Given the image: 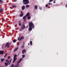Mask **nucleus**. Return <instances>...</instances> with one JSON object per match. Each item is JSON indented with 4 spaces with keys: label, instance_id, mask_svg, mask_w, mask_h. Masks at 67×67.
Returning <instances> with one entry per match:
<instances>
[{
    "label": "nucleus",
    "instance_id": "nucleus-1",
    "mask_svg": "<svg viewBox=\"0 0 67 67\" xmlns=\"http://www.w3.org/2000/svg\"><path fill=\"white\" fill-rule=\"evenodd\" d=\"M23 2L24 4H27L29 3V0H23Z\"/></svg>",
    "mask_w": 67,
    "mask_h": 67
},
{
    "label": "nucleus",
    "instance_id": "nucleus-2",
    "mask_svg": "<svg viewBox=\"0 0 67 67\" xmlns=\"http://www.w3.org/2000/svg\"><path fill=\"white\" fill-rule=\"evenodd\" d=\"M29 25H30V27H32V28H34V25H33V23L32 22H30L29 24Z\"/></svg>",
    "mask_w": 67,
    "mask_h": 67
},
{
    "label": "nucleus",
    "instance_id": "nucleus-3",
    "mask_svg": "<svg viewBox=\"0 0 67 67\" xmlns=\"http://www.w3.org/2000/svg\"><path fill=\"white\" fill-rule=\"evenodd\" d=\"M10 43H6V45H5V48L6 47H7V48H9L10 47V46H9L10 45Z\"/></svg>",
    "mask_w": 67,
    "mask_h": 67
},
{
    "label": "nucleus",
    "instance_id": "nucleus-4",
    "mask_svg": "<svg viewBox=\"0 0 67 67\" xmlns=\"http://www.w3.org/2000/svg\"><path fill=\"white\" fill-rule=\"evenodd\" d=\"M9 61H8V62H6L5 63V67H7V66H8V64H9Z\"/></svg>",
    "mask_w": 67,
    "mask_h": 67
},
{
    "label": "nucleus",
    "instance_id": "nucleus-5",
    "mask_svg": "<svg viewBox=\"0 0 67 67\" xmlns=\"http://www.w3.org/2000/svg\"><path fill=\"white\" fill-rule=\"evenodd\" d=\"M21 28V30H23V29H24L25 28V25H24V24H23Z\"/></svg>",
    "mask_w": 67,
    "mask_h": 67
},
{
    "label": "nucleus",
    "instance_id": "nucleus-6",
    "mask_svg": "<svg viewBox=\"0 0 67 67\" xmlns=\"http://www.w3.org/2000/svg\"><path fill=\"white\" fill-rule=\"evenodd\" d=\"M23 13L22 11H21V14H20V17H22V16H23Z\"/></svg>",
    "mask_w": 67,
    "mask_h": 67
},
{
    "label": "nucleus",
    "instance_id": "nucleus-7",
    "mask_svg": "<svg viewBox=\"0 0 67 67\" xmlns=\"http://www.w3.org/2000/svg\"><path fill=\"white\" fill-rule=\"evenodd\" d=\"M24 37L23 36H22L21 38H20V40H19V41H21V40H23V39H24Z\"/></svg>",
    "mask_w": 67,
    "mask_h": 67
},
{
    "label": "nucleus",
    "instance_id": "nucleus-8",
    "mask_svg": "<svg viewBox=\"0 0 67 67\" xmlns=\"http://www.w3.org/2000/svg\"><path fill=\"white\" fill-rule=\"evenodd\" d=\"M13 59H14V60L13 62V63H14L15 61L17 59V58H14Z\"/></svg>",
    "mask_w": 67,
    "mask_h": 67
},
{
    "label": "nucleus",
    "instance_id": "nucleus-9",
    "mask_svg": "<svg viewBox=\"0 0 67 67\" xmlns=\"http://www.w3.org/2000/svg\"><path fill=\"white\" fill-rule=\"evenodd\" d=\"M4 53V51H0V54H2V55H3Z\"/></svg>",
    "mask_w": 67,
    "mask_h": 67
},
{
    "label": "nucleus",
    "instance_id": "nucleus-10",
    "mask_svg": "<svg viewBox=\"0 0 67 67\" xmlns=\"http://www.w3.org/2000/svg\"><path fill=\"white\" fill-rule=\"evenodd\" d=\"M30 13H29V12L27 13L26 15V16H30Z\"/></svg>",
    "mask_w": 67,
    "mask_h": 67
},
{
    "label": "nucleus",
    "instance_id": "nucleus-11",
    "mask_svg": "<svg viewBox=\"0 0 67 67\" xmlns=\"http://www.w3.org/2000/svg\"><path fill=\"white\" fill-rule=\"evenodd\" d=\"M29 31H31L32 30V27H30L29 28Z\"/></svg>",
    "mask_w": 67,
    "mask_h": 67
},
{
    "label": "nucleus",
    "instance_id": "nucleus-12",
    "mask_svg": "<svg viewBox=\"0 0 67 67\" xmlns=\"http://www.w3.org/2000/svg\"><path fill=\"white\" fill-rule=\"evenodd\" d=\"M25 6L23 5L22 7V10H24V9H25Z\"/></svg>",
    "mask_w": 67,
    "mask_h": 67
},
{
    "label": "nucleus",
    "instance_id": "nucleus-13",
    "mask_svg": "<svg viewBox=\"0 0 67 67\" xmlns=\"http://www.w3.org/2000/svg\"><path fill=\"white\" fill-rule=\"evenodd\" d=\"M3 9L1 8V9H0V13H1V12H2L3 11Z\"/></svg>",
    "mask_w": 67,
    "mask_h": 67
},
{
    "label": "nucleus",
    "instance_id": "nucleus-14",
    "mask_svg": "<svg viewBox=\"0 0 67 67\" xmlns=\"http://www.w3.org/2000/svg\"><path fill=\"white\" fill-rule=\"evenodd\" d=\"M30 7V5H26V8H29Z\"/></svg>",
    "mask_w": 67,
    "mask_h": 67
},
{
    "label": "nucleus",
    "instance_id": "nucleus-15",
    "mask_svg": "<svg viewBox=\"0 0 67 67\" xmlns=\"http://www.w3.org/2000/svg\"><path fill=\"white\" fill-rule=\"evenodd\" d=\"M26 52V50L25 49L23 50L22 51V53L23 54H24V52Z\"/></svg>",
    "mask_w": 67,
    "mask_h": 67
},
{
    "label": "nucleus",
    "instance_id": "nucleus-16",
    "mask_svg": "<svg viewBox=\"0 0 67 67\" xmlns=\"http://www.w3.org/2000/svg\"><path fill=\"white\" fill-rule=\"evenodd\" d=\"M19 64H17L14 66V67H19Z\"/></svg>",
    "mask_w": 67,
    "mask_h": 67
},
{
    "label": "nucleus",
    "instance_id": "nucleus-17",
    "mask_svg": "<svg viewBox=\"0 0 67 67\" xmlns=\"http://www.w3.org/2000/svg\"><path fill=\"white\" fill-rule=\"evenodd\" d=\"M14 67V64H12L10 66V67Z\"/></svg>",
    "mask_w": 67,
    "mask_h": 67
},
{
    "label": "nucleus",
    "instance_id": "nucleus-18",
    "mask_svg": "<svg viewBox=\"0 0 67 67\" xmlns=\"http://www.w3.org/2000/svg\"><path fill=\"white\" fill-rule=\"evenodd\" d=\"M34 7L35 9H36V10H37V5H35Z\"/></svg>",
    "mask_w": 67,
    "mask_h": 67
},
{
    "label": "nucleus",
    "instance_id": "nucleus-19",
    "mask_svg": "<svg viewBox=\"0 0 67 67\" xmlns=\"http://www.w3.org/2000/svg\"><path fill=\"white\" fill-rule=\"evenodd\" d=\"M16 41H17V40L15 39H14L13 41V43H15Z\"/></svg>",
    "mask_w": 67,
    "mask_h": 67
},
{
    "label": "nucleus",
    "instance_id": "nucleus-20",
    "mask_svg": "<svg viewBox=\"0 0 67 67\" xmlns=\"http://www.w3.org/2000/svg\"><path fill=\"white\" fill-rule=\"evenodd\" d=\"M27 16H26V15H25V16H24V17H23V19H25Z\"/></svg>",
    "mask_w": 67,
    "mask_h": 67
},
{
    "label": "nucleus",
    "instance_id": "nucleus-21",
    "mask_svg": "<svg viewBox=\"0 0 67 67\" xmlns=\"http://www.w3.org/2000/svg\"><path fill=\"white\" fill-rule=\"evenodd\" d=\"M19 25L20 26H21V21H19Z\"/></svg>",
    "mask_w": 67,
    "mask_h": 67
},
{
    "label": "nucleus",
    "instance_id": "nucleus-22",
    "mask_svg": "<svg viewBox=\"0 0 67 67\" xmlns=\"http://www.w3.org/2000/svg\"><path fill=\"white\" fill-rule=\"evenodd\" d=\"M0 60L1 61V62H3V60H4V59H0Z\"/></svg>",
    "mask_w": 67,
    "mask_h": 67
},
{
    "label": "nucleus",
    "instance_id": "nucleus-23",
    "mask_svg": "<svg viewBox=\"0 0 67 67\" xmlns=\"http://www.w3.org/2000/svg\"><path fill=\"white\" fill-rule=\"evenodd\" d=\"M18 48L17 47L14 50V52H15L16 51H17L18 50Z\"/></svg>",
    "mask_w": 67,
    "mask_h": 67
},
{
    "label": "nucleus",
    "instance_id": "nucleus-24",
    "mask_svg": "<svg viewBox=\"0 0 67 67\" xmlns=\"http://www.w3.org/2000/svg\"><path fill=\"white\" fill-rule=\"evenodd\" d=\"M11 60H12V59H10V61L9 62V65H10V64H11Z\"/></svg>",
    "mask_w": 67,
    "mask_h": 67
},
{
    "label": "nucleus",
    "instance_id": "nucleus-25",
    "mask_svg": "<svg viewBox=\"0 0 67 67\" xmlns=\"http://www.w3.org/2000/svg\"><path fill=\"white\" fill-rule=\"evenodd\" d=\"M17 57V55L16 54H15L14 57V58H16Z\"/></svg>",
    "mask_w": 67,
    "mask_h": 67
},
{
    "label": "nucleus",
    "instance_id": "nucleus-26",
    "mask_svg": "<svg viewBox=\"0 0 67 67\" xmlns=\"http://www.w3.org/2000/svg\"><path fill=\"white\" fill-rule=\"evenodd\" d=\"M30 44L31 46H32V41H31L30 42Z\"/></svg>",
    "mask_w": 67,
    "mask_h": 67
},
{
    "label": "nucleus",
    "instance_id": "nucleus-27",
    "mask_svg": "<svg viewBox=\"0 0 67 67\" xmlns=\"http://www.w3.org/2000/svg\"><path fill=\"white\" fill-rule=\"evenodd\" d=\"M27 19L28 20H30V19H31V17L30 16H29L28 17H27Z\"/></svg>",
    "mask_w": 67,
    "mask_h": 67
},
{
    "label": "nucleus",
    "instance_id": "nucleus-28",
    "mask_svg": "<svg viewBox=\"0 0 67 67\" xmlns=\"http://www.w3.org/2000/svg\"><path fill=\"white\" fill-rule=\"evenodd\" d=\"M25 56V55L24 54L22 56V58H24Z\"/></svg>",
    "mask_w": 67,
    "mask_h": 67
},
{
    "label": "nucleus",
    "instance_id": "nucleus-29",
    "mask_svg": "<svg viewBox=\"0 0 67 67\" xmlns=\"http://www.w3.org/2000/svg\"><path fill=\"white\" fill-rule=\"evenodd\" d=\"M20 61L19 60L17 63V64H19V63H20Z\"/></svg>",
    "mask_w": 67,
    "mask_h": 67
},
{
    "label": "nucleus",
    "instance_id": "nucleus-30",
    "mask_svg": "<svg viewBox=\"0 0 67 67\" xmlns=\"http://www.w3.org/2000/svg\"><path fill=\"white\" fill-rule=\"evenodd\" d=\"M13 8H16V6H15V5H13Z\"/></svg>",
    "mask_w": 67,
    "mask_h": 67
},
{
    "label": "nucleus",
    "instance_id": "nucleus-31",
    "mask_svg": "<svg viewBox=\"0 0 67 67\" xmlns=\"http://www.w3.org/2000/svg\"><path fill=\"white\" fill-rule=\"evenodd\" d=\"M52 1H53V0H50L49 1V2H51Z\"/></svg>",
    "mask_w": 67,
    "mask_h": 67
},
{
    "label": "nucleus",
    "instance_id": "nucleus-32",
    "mask_svg": "<svg viewBox=\"0 0 67 67\" xmlns=\"http://www.w3.org/2000/svg\"><path fill=\"white\" fill-rule=\"evenodd\" d=\"M20 37H18V38L17 39L18 41H19V40H20Z\"/></svg>",
    "mask_w": 67,
    "mask_h": 67
},
{
    "label": "nucleus",
    "instance_id": "nucleus-33",
    "mask_svg": "<svg viewBox=\"0 0 67 67\" xmlns=\"http://www.w3.org/2000/svg\"><path fill=\"white\" fill-rule=\"evenodd\" d=\"M0 2H1V3H2L3 1H2V0H0Z\"/></svg>",
    "mask_w": 67,
    "mask_h": 67
},
{
    "label": "nucleus",
    "instance_id": "nucleus-34",
    "mask_svg": "<svg viewBox=\"0 0 67 67\" xmlns=\"http://www.w3.org/2000/svg\"><path fill=\"white\" fill-rule=\"evenodd\" d=\"M19 60H20V62H21V61H22V59L21 58H20V59Z\"/></svg>",
    "mask_w": 67,
    "mask_h": 67
},
{
    "label": "nucleus",
    "instance_id": "nucleus-35",
    "mask_svg": "<svg viewBox=\"0 0 67 67\" xmlns=\"http://www.w3.org/2000/svg\"><path fill=\"white\" fill-rule=\"evenodd\" d=\"M7 55V53H6L5 55H4V57H6V55Z\"/></svg>",
    "mask_w": 67,
    "mask_h": 67
},
{
    "label": "nucleus",
    "instance_id": "nucleus-36",
    "mask_svg": "<svg viewBox=\"0 0 67 67\" xmlns=\"http://www.w3.org/2000/svg\"><path fill=\"white\" fill-rule=\"evenodd\" d=\"M8 59H10V56H9L8 58Z\"/></svg>",
    "mask_w": 67,
    "mask_h": 67
},
{
    "label": "nucleus",
    "instance_id": "nucleus-37",
    "mask_svg": "<svg viewBox=\"0 0 67 67\" xmlns=\"http://www.w3.org/2000/svg\"><path fill=\"white\" fill-rule=\"evenodd\" d=\"M48 7V5L47 4L46 5V7Z\"/></svg>",
    "mask_w": 67,
    "mask_h": 67
},
{
    "label": "nucleus",
    "instance_id": "nucleus-38",
    "mask_svg": "<svg viewBox=\"0 0 67 67\" xmlns=\"http://www.w3.org/2000/svg\"><path fill=\"white\" fill-rule=\"evenodd\" d=\"M24 46H22L21 48H24Z\"/></svg>",
    "mask_w": 67,
    "mask_h": 67
},
{
    "label": "nucleus",
    "instance_id": "nucleus-39",
    "mask_svg": "<svg viewBox=\"0 0 67 67\" xmlns=\"http://www.w3.org/2000/svg\"><path fill=\"white\" fill-rule=\"evenodd\" d=\"M24 19V21L25 22V21H26V20L25 19Z\"/></svg>",
    "mask_w": 67,
    "mask_h": 67
},
{
    "label": "nucleus",
    "instance_id": "nucleus-40",
    "mask_svg": "<svg viewBox=\"0 0 67 67\" xmlns=\"http://www.w3.org/2000/svg\"><path fill=\"white\" fill-rule=\"evenodd\" d=\"M5 61H6V62H9V61H8V60H5Z\"/></svg>",
    "mask_w": 67,
    "mask_h": 67
},
{
    "label": "nucleus",
    "instance_id": "nucleus-41",
    "mask_svg": "<svg viewBox=\"0 0 67 67\" xmlns=\"http://www.w3.org/2000/svg\"><path fill=\"white\" fill-rule=\"evenodd\" d=\"M19 44H20V41L19 42V44H18L17 45V46H19Z\"/></svg>",
    "mask_w": 67,
    "mask_h": 67
},
{
    "label": "nucleus",
    "instance_id": "nucleus-42",
    "mask_svg": "<svg viewBox=\"0 0 67 67\" xmlns=\"http://www.w3.org/2000/svg\"><path fill=\"white\" fill-rule=\"evenodd\" d=\"M16 1H17V0H14V2H16Z\"/></svg>",
    "mask_w": 67,
    "mask_h": 67
},
{
    "label": "nucleus",
    "instance_id": "nucleus-43",
    "mask_svg": "<svg viewBox=\"0 0 67 67\" xmlns=\"http://www.w3.org/2000/svg\"><path fill=\"white\" fill-rule=\"evenodd\" d=\"M28 26H29V25H27L26 27V28H27V27H28Z\"/></svg>",
    "mask_w": 67,
    "mask_h": 67
},
{
    "label": "nucleus",
    "instance_id": "nucleus-44",
    "mask_svg": "<svg viewBox=\"0 0 67 67\" xmlns=\"http://www.w3.org/2000/svg\"><path fill=\"white\" fill-rule=\"evenodd\" d=\"M53 2L54 3H55L56 2H55V1H54Z\"/></svg>",
    "mask_w": 67,
    "mask_h": 67
},
{
    "label": "nucleus",
    "instance_id": "nucleus-45",
    "mask_svg": "<svg viewBox=\"0 0 67 67\" xmlns=\"http://www.w3.org/2000/svg\"><path fill=\"white\" fill-rule=\"evenodd\" d=\"M40 10H42V8H40Z\"/></svg>",
    "mask_w": 67,
    "mask_h": 67
},
{
    "label": "nucleus",
    "instance_id": "nucleus-46",
    "mask_svg": "<svg viewBox=\"0 0 67 67\" xmlns=\"http://www.w3.org/2000/svg\"><path fill=\"white\" fill-rule=\"evenodd\" d=\"M65 7H67V5H66Z\"/></svg>",
    "mask_w": 67,
    "mask_h": 67
},
{
    "label": "nucleus",
    "instance_id": "nucleus-47",
    "mask_svg": "<svg viewBox=\"0 0 67 67\" xmlns=\"http://www.w3.org/2000/svg\"><path fill=\"white\" fill-rule=\"evenodd\" d=\"M49 4H51V3H49Z\"/></svg>",
    "mask_w": 67,
    "mask_h": 67
},
{
    "label": "nucleus",
    "instance_id": "nucleus-48",
    "mask_svg": "<svg viewBox=\"0 0 67 67\" xmlns=\"http://www.w3.org/2000/svg\"><path fill=\"white\" fill-rule=\"evenodd\" d=\"M9 26H7V27H9Z\"/></svg>",
    "mask_w": 67,
    "mask_h": 67
},
{
    "label": "nucleus",
    "instance_id": "nucleus-49",
    "mask_svg": "<svg viewBox=\"0 0 67 67\" xmlns=\"http://www.w3.org/2000/svg\"><path fill=\"white\" fill-rule=\"evenodd\" d=\"M30 45V43H28V45Z\"/></svg>",
    "mask_w": 67,
    "mask_h": 67
},
{
    "label": "nucleus",
    "instance_id": "nucleus-50",
    "mask_svg": "<svg viewBox=\"0 0 67 67\" xmlns=\"http://www.w3.org/2000/svg\"><path fill=\"white\" fill-rule=\"evenodd\" d=\"M4 19H3L2 20V21H4Z\"/></svg>",
    "mask_w": 67,
    "mask_h": 67
},
{
    "label": "nucleus",
    "instance_id": "nucleus-51",
    "mask_svg": "<svg viewBox=\"0 0 67 67\" xmlns=\"http://www.w3.org/2000/svg\"><path fill=\"white\" fill-rule=\"evenodd\" d=\"M54 0V1H55L56 0Z\"/></svg>",
    "mask_w": 67,
    "mask_h": 67
}]
</instances>
